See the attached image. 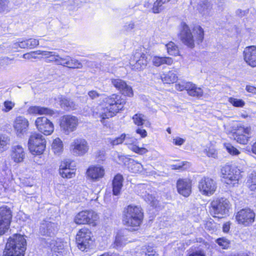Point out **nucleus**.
I'll list each match as a JSON object with an SVG mask.
<instances>
[{
    "instance_id": "obj_1",
    "label": "nucleus",
    "mask_w": 256,
    "mask_h": 256,
    "mask_svg": "<svg viewBox=\"0 0 256 256\" xmlns=\"http://www.w3.org/2000/svg\"><path fill=\"white\" fill-rule=\"evenodd\" d=\"M126 101L118 94H113L106 98L104 100V104L100 107L99 116L100 122L104 123L106 118H108L114 116L122 110Z\"/></svg>"
},
{
    "instance_id": "obj_2",
    "label": "nucleus",
    "mask_w": 256,
    "mask_h": 256,
    "mask_svg": "<svg viewBox=\"0 0 256 256\" xmlns=\"http://www.w3.org/2000/svg\"><path fill=\"white\" fill-rule=\"evenodd\" d=\"M181 30L180 34V38L182 42L190 48L194 46V41L198 44L202 42L204 38V31L201 26L196 25L193 28L192 34L188 26L185 22L181 23Z\"/></svg>"
},
{
    "instance_id": "obj_3",
    "label": "nucleus",
    "mask_w": 256,
    "mask_h": 256,
    "mask_svg": "<svg viewBox=\"0 0 256 256\" xmlns=\"http://www.w3.org/2000/svg\"><path fill=\"white\" fill-rule=\"evenodd\" d=\"M123 213L122 222L126 226L138 227L142 222L144 215L140 207L130 205L124 210Z\"/></svg>"
},
{
    "instance_id": "obj_4",
    "label": "nucleus",
    "mask_w": 256,
    "mask_h": 256,
    "mask_svg": "<svg viewBox=\"0 0 256 256\" xmlns=\"http://www.w3.org/2000/svg\"><path fill=\"white\" fill-rule=\"evenodd\" d=\"M223 182L230 185L234 186L238 184L242 175L240 171L236 168H233L229 165H226L221 170Z\"/></svg>"
},
{
    "instance_id": "obj_5",
    "label": "nucleus",
    "mask_w": 256,
    "mask_h": 256,
    "mask_svg": "<svg viewBox=\"0 0 256 256\" xmlns=\"http://www.w3.org/2000/svg\"><path fill=\"white\" fill-rule=\"evenodd\" d=\"M28 148L34 154H42L46 146V140L40 134L33 132L30 136Z\"/></svg>"
},
{
    "instance_id": "obj_6",
    "label": "nucleus",
    "mask_w": 256,
    "mask_h": 256,
    "mask_svg": "<svg viewBox=\"0 0 256 256\" xmlns=\"http://www.w3.org/2000/svg\"><path fill=\"white\" fill-rule=\"evenodd\" d=\"M26 242L24 238L19 234L10 236L6 244V248L24 254L26 250Z\"/></svg>"
},
{
    "instance_id": "obj_7",
    "label": "nucleus",
    "mask_w": 256,
    "mask_h": 256,
    "mask_svg": "<svg viewBox=\"0 0 256 256\" xmlns=\"http://www.w3.org/2000/svg\"><path fill=\"white\" fill-rule=\"evenodd\" d=\"M78 124V119L72 115H64L60 119V128L66 135L75 131Z\"/></svg>"
},
{
    "instance_id": "obj_8",
    "label": "nucleus",
    "mask_w": 256,
    "mask_h": 256,
    "mask_svg": "<svg viewBox=\"0 0 256 256\" xmlns=\"http://www.w3.org/2000/svg\"><path fill=\"white\" fill-rule=\"evenodd\" d=\"M91 232L86 228L80 230L76 236V240L79 249L84 251L88 248L92 242Z\"/></svg>"
},
{
    "instance_id": "obj_9",
    "label": "nucleus",
    "mask_w": 256,
    "mask_h": 256,
    "mask_svg": "<svg viewBox=\"0 0 256 256\" xmlns=\"http://www.w3.org/2000/svg\"><path fill=\"white\" fill-rule=\"evenodd\" d=\"M216 188V182L208 177H204L198 182V188L202 195L210 196L213 194Z\"/></svg>"
},
{
    "instance_id": "obj_10",
    "label": "nucleus",
    "mask_w": 256,
    "mask_h": 256,
    "mask_svg": "<svg viewBox=\"0 0 256 256\" xmlns=\"http://www.w3.org/2000/svg\"><path fill=\"white\" fill-rule=\"evenodd\" d=\"M236 218L239 224L248 226L254 222L255 213L249 208H243L237 212Z\"/></svg>"
},
{
    "instance_id": "obj_11",
    "label": "nucleus",
    "mask_w": 256,
    "mask_h": 256,
    "mask_svg": "<svg viewBox=\"0 0 256 256\" xmlns=\"http://www.w3.org/2000/svg\"><path fill=\"white\" fill-rule=\"evenodd\" d=\"M70 150L74 155L82 156L88 152L89 150V146L85 139L77 138L74 140L70 144Z\"/></svg>"
},
{
    "instance_id": "obj_12",
    "label": "nucleus",
    "mask_w": 256,
    "mask_h": 256,
    "mask_svg": "<svg viewBox=\"0 0 256 256\" xmlns=\"http://www.w3.org/2000/svg\"><path fill=\"white\" fill-rule=\"evenodd\" d=\"M12 217V212L9 208H0V235L4 234L8 230Z\"/></svg>"
},
{
    "instance_id": "obj_13",
    "label": "nucleus",
    "mask_w": 256,
    "mask_h": 256,
    "mask_svg": "<svg viewBox=\"0 0 256 256\" xmlns=\"http://www.w3.org/2000/svg\"><path fill=\"white\" fill-rule=\"evenodd\" d=\"M12 217V212L9 208H0V235L4 234L8 230Z\"/></svg>"
},
{
    "instance_id": "obj_14",
    "label": "nucleus",
    "mask_w": 256,
    "mask_h": 256,
    "mask_svg": "<svg viewBox=\"0 0 256 256\" xmlns=\"http://www.w3.org/2000/svg\"><path fill=\"white\" fill-rule=\"evenodd\" d=\"M98 219L97 214L93 210H86L78 212L74 218V222L78 224H92Z\"/></svg>"
},
{
    "instance_id": "obj_15",
    "label": "nucleus",
    "mask_w": 256,
    "mask_h": 256,
    "mask_svg": "<svg viewBox=\"0 0 256 256\" xmlns=\"http://www.w3.org/2000/svg\"><path fill=\"white\" fill-rule=\"evenodd\" d=\"M35 125L38 131L46 136L51 134L54 130L53 123L46 116L38 118Z\"/></svg>"
},
{
    "instance_id": "obj_16",
    "label": "nucleus",
    "mask_w": 256,
    "mask_h": 256,
    "mask_svg": "<svg viewBox=\"0 0 256 256\" xmlns=\"http://www.w3.org/2000/svg\"><path fill=\"white\" fill-rule=\"evenodd\" d=\"M212 212L214 214L223 215L228 212L230 208L229 201L224 198H220L214 200L211 202Z\"/></svg>"
},
{
    "instance_id": "obj_17",
    "label": "nucleus",
    "mask_w": 256,
    "mask_h": 256,
    "mask_svg": "<svg viewBox=\"0 0 256 256\" xmlns=\"http://www.w3.org/2000/svg\"><path fill=\"white\" fill-rule=\"evenodd\" d=\"M148 61L146 55L142 52H136L133 58L130 60V64L132 66V69L134 70H143L147 65Z\"/></svg>"
},
{
    "instance_id": "obj_18",
    "label": "nucleus",
    "mask_w": 256,
    "mask_h": 256,
    "mask_svg": "<svg viewBox=\"0 0 256 256\" xmlns=\"http://www.w3.org/2000/svg\"><path fill=\"white\" fill-rule=\"evenodd\" d=\"M250 134V127L238 126L236 132L234 134V139L240 144H246L248 142Z\"/></svg>"
},
{
    "instance_id": "obj_19",
    "label": "nucleus",
    "mask_w": 256,
    "mask_h": 256,
    "mask_svg": "<svg viewBox=\"0 0 256 256\" xmlns=\"http://www.w3.org/2000/svg\"><path fill=\"white\" fill-rule=\"evenodd\" d=\"M28 120L22 116H17L14 122V128L18 136L21 137L28 128Z\"/></svg>"
},
{
    "instance_id": "obj_20",
    "label": "nucleus",
    "mask_w": 256,
    "mask_h": 256,
    "mask_svg": "<svg viewBox=\"0 0 256 256\" xmlns=\"http://www.w3.org/2000/svg\"><path fill=\"white\" fill-rule=\"evenodd\" d=\"M56 224L49 221L44 220L40 224V233L48 236H53L58 232Z\"/></svg>"
},
{
    "instance_id": "obj_21",
    "label": "nucleus",
    "mask_w": 256,
    "mask_h": 256,
    "mask_svg": "<svg viewBox=\"0 0 256 256\" xmlns=\"http://www.w3.org/2000/svg\"><path fill=\"white\" fill-rule=\"evenodd\" d=\"M72 161L70 160H63L60 166V174L62 178H72L75 175V169L72 167Z\"/></svg>"
},
{
    "instance_id": "obj_22",
    "label": "nucleus",
    "mask_w": 256,
    "mask_h": 256,
    "mask_svg": "<svg viewBox=\"0 0 256 256\" xmlns=\"http://www.w3.org/2000/svg\"><path fill=\"white\" fill-rule=\"evenodd\" d=\"M56 64L66 66L70 68H81L82 67V64L77 60L72 58L68 56L62 57L58 54Z\"/></svg>"
},
{
    "instance_id": "obj_23",
    "label": "nucleus",
    "mask_w": 256,
    "mask_h": 256,
    "mask_svg": "<svg viewBox=\"0 0 256 256\" xmlns=\"http://www.w3.org/2000/svg\"><path fill=\"white\" fill-rule=\"evenodd\" d=\"M178 192L184 197H188L192 192V184L187 179H179L176 182Z\"/></svg>"
},
{
    "instance_id": "obj_24",
    "label": "nucleus",
    "mask_w": 256,
    "mask_h": 256,
    "mask_svg": "<svg viewBox=\"0 0 256 256\" xmlns=\"http://www.w3.org/2000/svg\"><path fill=\"white\" fill-rule=\"evenodd\" d=\"M244 60L246 62L252 67L256 66V46L246 47L244 51Z\"/></svg>"
},
{
    "instance_id": "obj_25",
    "label": "nucleus",
    "mask_w": 256,
    "mask_h": 256,
    "mask_svg": "<svg viewBox=\"0 0 256 256\" xmlns=\"http://www.w3.org/2000/svg\"><path fill=\"white\" fill-rule=\"evenodd\" d=\"M26 156L24 148L22 146L17 144L12 146L11 148V158L16 163L23 162Z\"/></svg>"
},
{
    "instance_id": "obj_26",
    "label": "nucleus",
    "mask_w": 256,
    "mask_h": 256,
    "mask_svg": "<svg viewBox=\"0 0 256 256\" xmlns=\"http://www.w3.org/2000/svg\"><path fill=\"white\" fill-rule=\"evenodd\" d=\"M197 9L202 16H207L210 15L212 5L208 0H200Z\"/></svg>"
},
{
    "instance_id": "obj_27",
    "label": "nucleus",
    "mask_w": 256,
    "mask_h": 256,
    "mask_svg": "<svg viewBox=\"0 0 256 256\" xmlns=\"http://www.w3.org/2000/svg\"><path fill=\"white\" fill-rule=\"evenodd\" d=\"M28 112L31 114H48L52 116L54 114L53 110L45 107L32 106L28 110Z\"/></svg>"
},
{
    "instance_id": "obj_28",
    "label": "nucleus",
    "mask_w": 256,
    "mask_h": 256,
    "mask_svg": "<svg viewBox=\"0 0 256 256\" xmlns=\"http://www.w3.org/2000/svg\"><path fill=\"white\" fill-rule=\"evenodd\" d=\"M88 176L94 180H98L102 178L104 174V170L101 166L90 168L87 170Z\"/></svg>"
},
{
    "instance_id": "obj_29",
    "label": "nucleus",
    "mask_w": 256,
    "mask_h": 256,
    "mask_svg": "<svg viewBox=\"0 0 256 256\" xmlns=\"http://www.w3.org/2000/svg\"><path fill=\"white\" fill-rule=\"evenodd\" d=\"M123 177L121 174H118L114 177L112 181L113 194L118 196L120 194L122 186Z\"/></svg>"
},
{
    "instance_id": "obj_30",
    "label": "nucleus",
    "mask_w": 256,
    "mask_h": 256,
    "mask_svg": "<svg viewBox=\"0 0 256 256\" xmlns=\"http://www.w3.org/2000/svg\"><path fill=\"white\" fill-rule=\"evenodd\" d=\"M59 99L60 105L64 109L66 110H70L76 108V104L71 100L62 96Z\"/></svg>"
},
{
    "instance_id": "obj_31",
    "label": "nucleus",
    "mask_w": 256,
    "mask_h": 256,
    "mask_svg": "<svg viewBox=\"0 0 256 256\" xmlns=\"http://www.w3.org/2000/svg\"><path fill=\"white\" fill-rule=\"evenodd\" d=\"M160 78L162 81L166 84L174 83L178 78L176 74L172 70L162 74Z\"/></svg>"
},
{
    "instance_id": "obj_32",
    "label": "nucleus",
    "mask_w": 256,
    "mask_h": 256,
    "mask_svg": "<svg viewBox=\"0 0 256 256\" xmlns=\"http://www.w3.org/2000/svg\"><path fill=\"white\" fill-rule=\"evenodd\" d=\"M128 240L126 236L122 233L120 232L118 233L116 236L115 240L114 242V247L116 248H120L124 246L127 243Z\"/></svg>"
},
{
    "instance_id": "obj_33",
    "label": "nucleus",
    "mask_w": 256,
    "mask_h": 256,
    "mask_svg": "<svg viewBox=\"0 0 256 256\" xmlns=\"http://www.w3.org/2000/svg\"><path fill=\"white\" fill-rule=\"evenodd\" d=\"M153 64L156 66H159L163 64L170 65L173 62L172 58L168 57L154 56L152 59Z\"/></svg>"
},
{
    "instance_id": "obj_34",
    "label": "nucleus",
    "mask_w": 256,
    "mask_h": 256,
    "mask_svg": "<svg viewBox=\"0 0 256 256\" xmlns=\"http://www.w3.org/2000/svg\"><path fill=\"white\" fill-rule=\"evenodd\" d=\"M190 88L188 90V94L192 96L200 97L203 95V90L200 88L197 87L196 84L190 82Z\"/></svg>"
},
{
    "instance_id": "obj_35",
    "label": "nucleus",
    "mask_w": 256,
    "mask_h": 256,
    "mask_svg": "<svg viewBox=\"0 0 256 256\" xmlns=\"http://www.w3.org/2000/svg\"><path fill=\"white\" fill-rule=\"evenodd\" d=\"M41 55L44 56L46 58V62H54L56 64V60L58 58V54L54 52L42 50Z\"/></svg>"
},
{
    "instance_id": "obj_36",
    "label": "nucleus",
    "mask_w": 256,
    "mask_h": 256,
    "mask_svg": "<svg viewBox=\"0 0 256 256\" xmlns=\"http://www.w3.org/2000/svg\"><path fill=\"white\" fill-rule=\"evenodd\" d=\"M247 184L251 190L256 191V171H253L249 174Z\"/></svg>"
},
{
    "instance_id": "obj_37",
    "label": "nucleus",
    "mask_w": 256,
    "mask_h": 256,
    "mask_svg": "<svg viewBox=\"0 0 256 256\" xmlns=\"http://www.w3.org/2000/svg\"><path fill=\"white\" fill-rule=\"evenodd\" d=\"M52 146L54 153L58 154L63 150L62 142L60 138H57L54 140Z\"/></svg>"
},
{
    "instance_id": "obj_38",
    "label": "nucleus",
    "mask_w": 256,
    "mask_h": 256,
    "mask_svg": "<svg viewBox=\"0 0 256 256\" xmlns=\"http://www.w3.org/2000/svg\"><path fill=\"white\" fill-rule=\"evenodd\" d=\"M129 138L128 135H126L125 134H122L119 137H118L114 139L108 138V142L112 146H117L118 144H122L124 140H127L128 138Z\"/></svg>"
},
{
    "instance_id": "obj_39",
    "label": "nucleus",
    "mask_w": 256,
    "mask_h": 256,
    "mask_svg": "<svg viewBox=\"0 0 256 256\" xmlns=\"http://www.w3.org/2000/svg\"><path fill=\"white\" fill-rule=\"evenodd\" d=\"M130 170L134 173L141 172L144 170L143 166L138 162L132 160L129 164Z\"/></svg>"
},
{
    "instance_id": "obj_40",
    "label": "nucleus",
    "mask_w": 256,
    "mask_h": 256,
    "mask_svg": "<svg viewBox=\"0 0 256 256\" xmlns=\"http://www.w3.org/2000/svg\"><path fill=\"white\" fill-rule=\"evenodd\" d=\"M132 118L134 124L138 126H142L147 120L146 116L140 113L135 114Z\"/></svg>"
},
{
    "instance_id": "obj_41",
    "label": "nucleus",
    "mask_w": 256,
    "mask_h": 256,
    "mask_svg": "<svg viewBox=\"0 0 256 256\" xmlns=\"http://www.w3.org/2000/svg\"><path fill=\"white\" fill-rule=\"evenodd\" d=\"M10 138L3 134H0V152H3L7 149V146L10 144Z\"/></svg>"
},
{
    "instance_id": "obj_42",
    "label": "nucleus",
    "mask_w": 256,
    "mask_h": 256,
    "mask_svg": "<svg viewBox=\"0 0 256 256\" xmlns=\"http://www.w3.org/2000/svg\"><path fill=\"white\" fill-rule=\"evenodd\" d=\"M167 52L169 54L176 56L178 54L179 51L178 46L172 42H170L166 45Z\"/></svg>"
},
{
    "instance_id": "obj_43",
    "label": "nucleus",
    "mask_w": 256,
    "mask_h": 256,
    "mask_svg": "<svg viewBox=\"0 0 256 256\" xmlns=\"http://www.w3.org/2000/svg\"><path fill=\"white\" fill-rule=\"evenodd\" d=\"M144 200L152 206L156 207L158 204V200L152 194H145L144 196Z\"/></svg>"
},
{
    "instance_id": "obj_44",
    "label": "nucleus",
    "mask_w": 256,
    "mask_h": 256,
    "mask_svg": "<svg viewBox=\"0 0 256 256\" xmlns=\"http://www.w3.org/2000/svg\"><path fill=\"white\" fill-rule=\"evenodd\" d=\"M165 8L164 4L160 0H156L152 8V12L154 14H159Z\"/></svg>"
},
{
    "instance_id": "obj_45",
    "label": "nucleus",
    "mask_w": 256,
    "mask_h": 256,
    "mask_svg": "<svg viewBox=\"0 0 256 256\" xmlns=\"http://www.w3.org/2000/svg\"><path fill=\"white\" fill-rule=\"evenodd\" d=\"M120 92L124 95L126 96L130 97H132L134 95L133 90L132 87L126 83H125V86H123L122 88L119 90Z\"/></svg>"
},
{
    "instance_id": "obj_46",
    "label": "nucleus",
    "mask_w": 256,
    "mask_h": 256,
    "mask_svg": "<svg viewBox=\"0 0 256 256\" xmlns=\"http://www.w3.org/2000/svg\"><path fill=\"white\" fill-rule=\"evenodd\" d=\"M15 104L14 102L6 100L3 103L4 107L2 108V110L5 113L8 112L14 107Z\"/></svg>"
},
{
    "instance_id": "obj_47",
    "label": "nucleus",
    "mask_w": 256,
    "mask_h": 256,
    "mask_svg": "<svg viewBox=\"0 0 256 256\" xmlns=\"http://www.w3.org/2000/svg\"><path fill=\"white\" fill-rule=\"evenodd\" d=\"M8 0H0V14L8 12L10 10Z\"/></svg>"
},
{
    "instance_id": "obj_48",
    "label": "nucleus",
    "mask_w": 256,
    "mask_h": 256,
    "mask_svg": "<svg viewBox=\"0 0 256 256\" xmlns=\"http://www.w3.org/2000/svg\"><path fill=\"white\" fill-rule=\"evenodd\" d=\"M228 102L233 106L236 107H243L245 104V102L243 100L234 98H230Z\"/></svg>"
},
{
    "instance_id": "obj_49",
    "label": "nucleus",
    "mask_w": 256,
    "mask_h": 256,
    "mask_svg": "<svg viewBox=\"0 0 256 256\" xmlns=\"http://www.w3.org/2000/svg\"><path fill=\"white\" fill-rule=\"evenodd\" d=\"M130 150L139 154H144L148 152V150L144 148H140L136 145H130L129 146Z\"/></svg>"
},
{
    "instance_id": "obj_50",
    "label": "nucleus",
    "mask_w": 256,
    "mask_h": 256,
    "mask_svg": "<svg viewBox=\"0 0 256 256\" xmlns=\"http://www.w3.org/2000/svg\"><path fill=\"white\" fill-rule=\"evenodd\" d=\"M112 83L113 86L116 88L118 90L123 86H125L126 82L122 80L120 78H112Z\"/></svg>"
},
{
    "instance_id": "obj_51",
    "label": "nucleus",
    "mask_w": 256,
    "mask_h": 256,
    "mask_svg": "<svg viewBox=\"0 0 256 256\" xmlns=\"http://www.w3.org/2000/svg\"><path fill=\"white\" fill-rule=\"evenodd\" d=\"M224 146L228 152L232 155L236 156L240 154V152L230 144H225Z\"/></svg>"
},
{
    "instance_id": "obj_52",
    "label": "nucleus",
    "mask_w": 256,
    "mask_h": 256,
    "mask_svg": "<svg viewBox=\"0 0 256 256\" xmlns=\"http://www.w3.org/2000/svg\"><path fill=\"white\" fill-rule=\"evenodd\" d=\"M190 82H182V83L176 84L175 88L179 91L186 90L188 92V89L190 88Z\"/></svg>"
},
{
    "instance_id": "obj_53",
    "label": "nucleus",
    "mask_w": 256,
    "mask_h": 256,
    "mask_svg": "<svg viewBox=\"0 0 256 256\" xmlns=\"http://www.w3.org/2000/svg\"><path fill=\"white\" fill-rule=\"evenodd\" d=\"M216 242L223 249H226L229 247V241L224 238H219L216 240Z\"/></svg>"
},
{
    "instance_id": "obj_54",
    "label": "nucleus",
    "mask_w": 256,
    "mask_h": 256,
    "mask_svg": "<svg viewBox=\"0 0 256 256\" xmlns=\"http://www.w3.org/2000/svg\"><path fill=\"white\" fill-rule=\"evenodd\" d=\"M39 52H42V50H38L36 51L31 52H28L22 55V57L24 59L30 60L31 58H36V56H35L36 54L40 55L41 54H38Z\"/></svg>"
},
{
    "instance_id": "obj_55",
    "label": "nucleus",
    "mask_w": 256,
    "mask_h": 256,
    "mask_svg": "<svg viewBox=\"0 0 256 256\" xmlns=\"http://www.w3.org/2000/svg\"><path fill=\"white\" fill-rule=\"evenodd\" d=\"M28 48H33L38 45V40L34 38L26 40Z\"/></svg>"
},
{
    "instance_id": "obj_56",
    "label": "nucleus",
    "mask_w": 256,
    "mask_h": 256,
    "mask_svg": "<svg viewBox=\"0 0 256 256\" xmlns=\"http://www.w3.org/2000/svg\"><path fill=\"white\" fill-rule=\"evenodd\" d=\"M3 256H24V254L13 251L12 249L10 250L6 248Z\"/></svg>"
},
{
    "instance_id": "obj_57",
    "label": "nucleus",
    "mask_w": 256,
    "mask_h": 256,
    "mask_svg": "<svg viewBox=\"0 0 256 256\" xmlns=\"http://www.w3.org/2000/svg\"><path fill=\"white\" fill-rule=\"evenodd\" d=\"M18 47L21 48H28L26 40H25L14 43V48H17Z\"/></svg>"
},
{
    "instance_id": "obj_58",
    "label": "nucleus",
    "mask_w": 256,
    "mask_h": 256,
    "mask_svg": "<svg viewBox=\"0 0 256 256\" xmlns=\"http://www.w3.org/2000/svg\"><path fill=\"white\" fill-rule=\"evenodd\" d=\"M188 164V166H189V163L187 162H182V164H176L172 165V168L174 170H184L186 168V166H184L185 165Z\"/></svg>"
},
{
    "instance_id": "obj_59",
    "label": "nucleus",
    "mask_w": 256,
    "mask_h": 256,
    "mask_svg": "<svg viewBox=\"0 0 256 256\" xmlns=\"http://www.w3.org/2000/svg\"><path fill=\"white\" fill-rule=\"evenodd\" d=\"M96 158H97L98 162L104 160L105 159L104 152L101 151L97 152L96 154Z\"/></svg>"
},
{
    "instance_id": "obj_60",
    "label": "nucleus",
    "mask_w": 256,
    "mask_h": 256,
    "mask_svg": "<svg viewBox=\"0 0 256 256\" xmlns=\"http://www.w3.org/2000/svg\"><path fill=\"white\" fill-rule=\"evenodd\" d=\"M135 24L134 22H130L126 24L124 26V28L125 30L127 31L130 30H132L134 28Z\"/></svg>"
},
{
    "instance_id": "obj_61",
    "label": "nucleus",
    "mask_w": 256,
    "mask_h": 256,
    "mask_svg": "<svg viewBox=\"0 0 256 256\" xmlns=\"http://www.w3.org/2000/svg\"><path fill=\"white\" fill-rule=\"evenodd\" d=\"M136 134H139L142 138H145L147 136L146 130L140 128H137L136 130Z\"/></svg>"
},
{
    "instance_id": "obj_62",
    "label": "nucleus",
    "mask_w": 256,
    "mask_h": 256,
    "mask_svg": "<svg viewBox=\"0 0 256 256\" xmlns=\"http://www.w3.org/2000/svg\"><path fill=\"white\" fill-rule=\"evenodd\" d=\"M88 94L92 99L96 98L100 96V94L96 90L90 91Z\"/></svg>"
},
{
    "instance_id": "obj_63",
    "label": "nucleus",
    "mask_w": 256,
    "mask_h": 256,
    "mask_svg": "<svg viewBox=\"0 0 256 256\" xmlns=\"http://www.w3.org/2000/svg\"><path fill=\"white\" fill-rule=\"evenodd\" d=\"M156 252L151 248H148L146 252V256H156Z\"/></svg>"
},
{
    "instance_id": "obj_64",
    "label": "nucleus",
    "mask_w": 256,
    "mask_h": 256,
    "mask_svg": "<svg viewBox=\"0 0 256 256\" xmlns=\"http://www.w3.org/2000/svg\"><path fill=\"white\" fill-rule=\"evenodd\" d=\"M188 256H206V254L203 251L199 250L192 252Z\"/></svg>"
}]
</instances>
